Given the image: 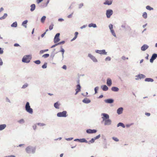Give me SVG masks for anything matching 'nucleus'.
Listing matches in <instances>:
<instances>
[{
    "instance_id": "1",
    "label": "nucleus",
    "mask_w": 157,
    "mask_h": 157,
    "mask_svg": "<svg viewBox=\"0 0 157 157\" xmlns=\"http://www.w3.org/2000/svg\"><path fill=\"white\" fill-rule=\"evenodd\" d=\"M25 150L26 152L28 154H34L35 152V148L32 146H29L27 147Z\"/></svg>"
},
{
    "instance_id": "2",
    "label": "nucleus",
    "mask_w": 157,
    "mask_h": 157,
    "mask_svg": "<svg viewBox=\"0 0 157 157\" xmlns=\"http://www.w3.org/2000/svg\"><path fill=\"white\" fill-rule=\"evenodd\" d=\"M25 109L27 112L30 114H32L33 113V109L30 105L29 103L27 102L25 105Z\"/></svg>"
},
{
    "instance_id": "3",
    "label": "nucleus",
    "mask_w": 157,
    "mask_h": 157,
    "mask_svg": "<svg viewBox=\"0 0 157 157\" xmlns=\"http://www.w3.org/2000/svg\"><path fill=\"white\" fill-rule=\"evenodd\" d=\"M31 59V57L30 56L27 55L23 56L22 59V62L25 63H29L30 62Z\"/></svg>"
},
{
    "instance_id": "4",
    "label": "nucleus",
    "mask_w": 157,
    "mask_h": 157,
    "mask_svg": "<svg viewBox=\"0 0 157 157\" xmlns=\"http://www.w3.org/2000/svg\"><path fill=\"white\" fill-rule=\"evenodd\" d=\"M67 112L66 111H63L62 112L58 113L57 114V116L59 117H66L67 116Z\"/></svg>"
},
{
    "instance_id": "5",
    "label": "nucleus",
    "mask_w": 157,
    "mask_h": 157,
    "mask_svg": "<svg viewBox=\"0 0 157 157\" xmlns=\"http://www.w3.org/2000/svg\"><path fill=\"white\" fill-rule=\"evenodd\" d=\"M113 13V10L111 9H108L106 11V15L107 18L110 17L112 15Z\"/></svg>"
},
{
    "instance_id": "6",
    "label": "nucleus",
    "mask_w": 157,
    "mask_h": 157,
    "mask_svg": "<svg viewBox=\"0 0 157 157\" xmlns=\"http://www.w3.org/2000/svg\"><path fill=\"white\" fill-rule=\"evenodd\" d=\"M60 35V34L59 33L56 34L54 38V43H57L60 41V39L59 38Z\"/></svg>"
},
{
    "instance_id": "7",
    "label": "nucleus",
    "mask_w": 157,
    "mask_h": 157,
    "mask_svg": "<svg viewBox=\"0 0 157 157\" xmlns=\"http://www.w3.org/2000/svg\"><path fill=\"white\" fill-rule=\"evenodd\" d=\"M88 56L94 62L97 63L98 62V60L95 57L92 55L91 54L89 53Z\"/></svg>"
},
{
    "instance_id": "8",
    "label": "nucleus",
    "mask_w": 157,
    "mask_h": 157,
    "mask_svg": "<svg viewBox=\"0 0 157 157\" xmlns=\"http://www.w3.org/2000/svg\"><path fill=\"white\" fill-rule=\"evenodd\" d=\"M96 53H99L101 55H107V52H105V51L104 49H103L101 50H96L95 51Z\"/></svg>"
},
{
    "instance_id": "9",
    "label": "nucleus",
    "mask_w": 157,
    "mask_h": 157,
    "mask_svg": "<svg viewBox=\"0 0 157 157\" xmlns=\"http://www.w3.org/2000/svg\"><path fill=\"white\" fill-rule=\"evenodd\" d=\"M101 116H103L101 117L103 119L102 122L104 121L109 118V116L106 113H102L101 114Z\"/></svg>"
},
{
    "instance_id": "10",
    "label": "nucleus",
    "mask_w": 157,
    "mask_h": 157,
    "mask_svg": "<svg viewBox=\"0 0 157 157\" xmlns=\"http://www.w3.org/2000/svg\"><path fill=\"white\" fill-rule=\"evenodd\" d=\"M157 57V54L154 53L152 55L151 58L150 60V62L151 63H152L154 60H155Z\"/></svg>"
},
{
    "instance_id": "11",
    "label": "nucleus",
    "mask_w": 157,
    "mask_h": 157,
    "mask_svg": "<svg viewBox=\"0 0 157 157\" xmlns=\"http://www.w3.org/2000/svg\"><path fill=\"white\" fill-rule=\"evenodd\" d=\"M136 80H138L139 79H141V78H143L145 77V76L143 74H139L138 75H137L136 76Z\"/></svg>"
},
{
    "instance_id": "12",
    "label": "nucleus",
    "mask_w": 157,
    "mask_h": 157,
    "mask_svg": "<svg viewBox=\"0 0 157 157\" xmlns=\"http://www.w3.org/2000/svg\"><path fill=\"white\" fill-rule=\"evenodd\" d=\"M104 121L105 125H109L111 124L112 122L109 119H106Z\"/></svg>"
},
{
    "instance_id": "13",
    "label": "nucleus",
    "mask_w": 157,
    "mask_h": 157,
    "mask_svg": "<svg viewBox=\"0 0 157 157\" xmlns=\"http://www.w3.org/2000/svg\"><path fill=\"white\" fill-rule=\"evenodd\" d=\"M76 89H75L76 92L75 94V95H76L78 92L80 91L81 87L80 84H77L76 86Z\"/></svg>"
},
{
    "instance_id": "14",
    "label": "nucleus",
    "mask_w": 157,
    "mask_h": 157,
    "mask_svg": "<svg viewBox=\"0 0 157 157\" xmlns=\"http://www.w3.org/2000/svg\"><path fill=\"white\" fill-rule=\"evenodd\" d=\"M97 131L95 129H88L86 130V132L87 133H94L97 132Z\"/></svg>"
},
{
    "instance_id": "15",
    "label": "nucleus",
    "mask_w": 157,
    "mask_h": 157,
    "mask_svg": "<svg viewBox=\"0 0 157 157\" xmlns=\"http://www.w3.org/2000/svg\"><path fill=\"white\" fill-rule=\"evenodd\" d=\"M149 48V46L146 44L143 45L141 47V49L142 51H145Z\"/></svg>"
},
{
    "instance_id": "16",
    "label": "nucleus",
    "mask_w": 157,
    "mask_h": 157,
    "mask_svg": "<svg viewBox=\"0 0 157 157\" xmlns=\"http://www.w3.org/2000/svg\"><path fill=\"white\" fill-rule=\"evenodd\" d=\"M123 110V108L121 107L118 108L117 110V113L118 114H121L122 113Z\"/></svg>"
},
{
    "instance_id": "17",
    "label": "nucleus",
    "mask_w": 157,
    "mask_h": 157,
    "mask_svg": "<svg viewBox=\"0 0 157 157\" xmlns=\"http://www.w3.org/2000/svg\"><path fill=\"white\" fill-rule=\"evenodd\" d=\"M105 102L107 103L111 104L114 102V100L111 98L106 99L105 100Z\"/></svg>"
},
{
    "instance_id": "18",
    "label": "nucleus",
    "mask_w": 157,
    "mask_h": 157,
    "mask_svg": "<svg viewBox=\"0 0 157 157\" xmlns=\"http://www.w3.org/2000/svg\"><path fill=\"white\" fill-rule=\"evenodd\" d=\"M106 83L108 86H110L112 84L111 79L109 78H108L107 79Z\"/></svg>"
},
{
    "instance_id": "19",
    "label": "nucleus",
    "mask_w": 157,
    "mask_h": 157,
    "mask_svg": "<svg viewBox=\"0 0 157 157\" xmlns=\"http://www.w3.org/2000/svg\"><path fill=\"white\" fill-rule=\"evenodd\" d=\"M82 101L84 103L88 104L91 101L87 98H85L82 100Z\"/></svg>"
},
{
    "instance_id": "20",
    "label": "nucleus",
    "mask_w": 157,
    "mask_h": 157,
    "mask_svg": "<svg viewBox=\"0 0 157 157\" xmlns=\"http://www.w3.org/2000/svg\"><path fill=\"white\" fill-rule=\"evenodd\" d=\"M112 0L108 1V0H106L105 2H104L103 4L104 5H110L112 4Z\"/></svg>"
},
{
    "instance_id": "21",
    "label": "nucleus",
    "mask_w": 157,
    "mask_h": 157,
    "mask_svg": "<svg viewBox=\"0 0 157 157\" xmlns=\"http://www.w3.org/2000/svg\"><path fill=\"white\" fill-rule=\"evenodd\" d=\"M31 9H30L31 12H33L34 10L36 8V6L35 4H33L30 6Z\"/></svg>"
},
{
    "instance_id": "22",
    "label": "nucleus",
    "mask_w": 157,
    "mask_h": 157,
    "mask_svg": "<svg viewBox=\"0 0 157 157\" xmlns=\"http://www.w3.org/2000/svg\"><path fill=\"white\" fill-rule=\"evenodd\" d=\"M6 124H0V131H2L6 127Z\"/></svg>"
},
{
    "instance_id": "23",
    "label": "nucleus",
    "mask_w": 157,
    "mask_h": 157,
    "mask_svg": "<svg viewBox=\"0 0 157 157\" xmlns=\"http://www.w3.org/2000/svg\"><path fill=\"white\" fill-rule=\"evenodd\" d=\"M101 88H102V90L105 91H107L108 89V87L106 85H104L101 86Z\"/></svg>"
},
{
    "instance_id": "24",
    "label": "nucleus",
    "mask_w": 157,
    "mask_h": 157,
    "mask_svg": "<svg viewBox=\"0 0 157 157\" xmlns=\"http://www.w3.org/2000/svg\"><path fill=\"white\" fill-rule=\"evenodd\" d=\"M111 90L112 91L114 92H117L119 91V89L118 87H117L113 86L112 87Z\"/></svg>"
},
{
    "instance_id": "25",
    "label": "nucleus",
    "mask_w": 157,
    "mask_h": 157,
    "mask_svg": "<svg viewBox=\"0 0 157 157\" xmlns=\"http://www.w3.org/2000/svg\"><path fill=\"white\" fill-rule=\"evenodd\" d=\"M60 104H59L58 102H57L54 104V107L56 109H59V106Z\"/></svg>"
},
{
    "instance_id": "26",
    "label": "nucleus",
    "mask_w": 157,
    "mask_h": 157,
    "mask_svg": "<svg viewBox=\"0 0 157 157\" xmlns=\"http://www.w3.org/2000/svg\"><path fill=\"white\" fill-rule=\"evenodd\" d=\"M88 27L90 28L92 27L94 28H95L97 27V25L95 24L91 23L89 24Z\"/></svg>"
},
{
    "instance_id": "27",
    "label": "nucleus",
    "mask_w": 157,
    "mask_h": 157,
    "mask_svg": "<svg viewBox=\"0 0 157 157\" xmlns=\"http://www.w3.org/2000/svg\"><path fill=\"white\" fill-rule=\"evenodd\" d=\"M145 81L148 82H153L154 81L153 79L150 78H146L145 79Z\"/></svg>"
},
{
    "instance_id": "28",
    "label": "nucleus",
    "mask_w": 157,
    "mask_h": 157,
    "mask_svg": "<svg viewBox=\"0 0 157 157\" xmlns=\"http://www.w3.org/2000/svg\"><path fill=\"white\" fill-rule=\"evenodd\" d=\"M117 127H119V126H121L123 128H124L125 127V125L122 123L121 122L117 124Z\"/></svg>"
},
{
    "instance_id": "29",
    "label": "nucleus",
    "mask_w": 157,
    "mask_h": 157,
    "mask_svg": "<svg viewBox=\"0 0 157 157\" xmlns=\"http://www.w3.org/2000/svg\"><path fill=\"white\" fill-rule=\"evenodd\" d=\"M80 142L81 143H88V141L85 138L80 139Z\"/></svg>"
},
{
    "instance_id": "30",
    "label": "nucleus",
    "mask_w": 157,
    "mask_h": 157,
    "mask_svg": "<svg viewBox=\"0 0 157 157\" xmlns=\"http://www.w3.org/2000/svg\"><path fill=\"white\" fill-rule=\"evenodd\" d=\"M28 22V20H26L23 21L22 24V25L24 26L25 28H27V26L26 25H25V24H26Z\"/></svg>"
},
{
    "instance_id": "31",
    "label": "nucleus",
    "mask_w": 157,
    "mask_h": 157,
    "mask_svg": "<svg viewBox=\"0 0 157 157\" xmlns=\"http://www.w3.org/2000/svg\"><path fill=\"white\" fill-rule=\"evenodd\" d=\"M11 27H16L17 26V23L16 21L13 22L11 25Z\"/></svg>"
},
{
    "instance_id": "32",
    "label": "nucleus",
    "mask_w": 157,
    "mask_h": 157,
    "mask_svg": "<svg viewBox=\"0 0 157 157\" xmlns=\"http://www.w3.org/2000/svg\"><path fill=\"white\" fill-rule=\"evenodd\" d=\"M7 16V13H4V15L2 17H0V20H2L5 19Z\"/></svg>"
},
{
    "instance_id": "33",
    "label": "nucleus",
    "mask_w": 157,
    "mask_h": 157,
    "mask_svg": "<svg viewBox=\"0 0 157 157\" xmlns=\"http://www.w3.org/2000/svg\"><path fill=\"white\" fill-rule=\"evenodd\" d=\"M60 52H61L62 56V59H63L64 57V53L65 52L64 50L62 48H61V49Z\"/></svg>"
},
{
    "instance_id": "34",
    "label": "nucleus",
    "mask_w": 157,
    "mask_h": 157,
    "mask_svg": "<svg viewBox=\"0 0 157 157\" xmlns=\"http://www.w3.org/2000/svg\"><path fill=\"white\" fill-rule=\"evenodd\" d=\"M95 141V140L94 139L92 138L91 140H90L88 142V143L89 144H90L91 143H93Z\"/></svg>"
},
{
    "instance_id": "35",
    "label": "nucleus",
    "mask_w": 157,
    "mask_h": 157,
    "mask_svg": "<svg viewBox=\"0 0 157 157\" xmlns=\"http://www.w3.org/2000/svg\"><path fill=\"white\" fill-rule=\"evenodd\" d=\"M46 17L45 16H43L41 19V21L42 23H44L46 19Z\"/></svg>"
},
{
    "instance_id": "36",
    "label": "nucleus",
    "mask_w": 157,
    "mask_h": 157,
    "mask_svg": "<svg viewBox=\"0 0 157 157\" xmlns=\"http://www.w3.org/2000/svg\"><path fill=\"white\" fill-rule=\"evenodd\" d=\"M111 33L112 35L114 37H116V34L115 33V32L114 30L113 29L112 30H110Z\"/></svg>"
},
{
    "instance_id": "37",
    "label": "nucleus",
    "mask_w": 157,
    "mask_h": 157,
    "mask_svg": "<svg viewBox=\"0 0 157 157\" xmlns=\"http://www.w3.org/2000/svg\"><path fill=\"white\" fill-rule=\"evenodd\" d=\"M142 16L145 19H146L147 17V14L146 12H144L143 13Z\"/></svg>"
},
{
    "instance_id": "38",
    "label": "nucleus",
    "mask_w": 157,
    "mask_h": 157,
    "mask_svg": "<svg viewBox=\"0 0 157 157\" xmlns=\"http://www.w3.org/2000/svg\"><path fill=\"white\" fill-rule=\"evenodd\" d=\"M20 124H23L25 122L24 120L23 119H21L17 121Z\"/></svg>"
},
{
    "instance_id": "39",
    "label": "nucleus",
    "mask_w": 157,
    "mask_h": 157,
    "mask_svg": "<svg viewBox=\"0 0 157 157\" xmlns=\"http://www.w3.org/2000/svg\"><path fill=\"white\" fill-rule=\"evenodd\" d=\"M146 8L147 9L151 10H152L153 9V8L151 7L150 6H147L146 7Z\"/></svg>"
},
{
    "instance_id": "40",
    "label": "nucleus",
    "mask_w": 157,
    "mask_h": 157,
    "mask_svg": "<svg viewBox=\"0 0 157 157\" xmlns=\"http://www.w3.org/2000/svg\"><path fill=\"white\" fill-rule=\"evenodd\" d=\"M37 125L41 126H43L46 125V124L43 123H37Z\"/></svg>"
},
{
    "instance_id": "41",
    "label": "nucleus",
    "mask_w": 157,
    "mask_h": 157,
    "mask_svg": "<svg viewBox=\"0 0 157 157\" xmlns=\"http://www.w3.org/2000/svg\"><path fill=\"white\" fill-rule=\"evenodd\" d=\"M47 63H45L42 66V67L44 69L46 68L47 67Z\"/></svg>"
},
{
    "instance_id": "42",
    "label": "nucleus",
    "mask_w": 157,
    "mask_h": 157,
    "mask_svg": "<svg viewBox=\"0 0 157 157\" xmlns=\"http://www.w3.org/2000/svg\"><path fill=\"white\" fill-rule=\"evenodd\" d=\"M49 56V55L48 54H46L43 55L42 57L44 58H47Z\"/></svg>"
},
{
    "instance_id": "43",
    "label": "nucleus",
    "mask_w": 157,
    "mask_h": 157,
    "mask_svg": "<svg viewBox=\"0 0 157 157\" xmlns=\"http://www.w3.org/2000/svg\"><path fill=\"white\" fill-rule=\"evenodd\" d=\"M34 62L37 64H39L40 63V60H37L34 61Z\"/></svg>"
},
{
    "instance_id": "44",
    "label": "nucleus",
    "mask_w": 157,
    "mask_h": 157,
    "mask_svg": "<svg viewBox=\"0 0 157 157\" xmlns=\"http://www.w3.org/2000/svg\"><path fill=\"white\" fill-rule=\"evenodd\" d=\"M111 60V58L109 56L107 57L105 59V61H110Z\"/></svg>"
},
{
    "instance_id": "45",
    "label": "nucleus",
    "mask_w": 157,
    "mask_h": 157,
    "mask_svg": "<svg viewBox=\"0 0 157 157\" xmlns=\"http://www.w3.org/2000/svg\"><path fill=\"white\" fill-rule=\"evenodd\" d=\"M28 86V84L27 83H25L21 87L22 89H25Z\"/></svg>"
},
{
    "instance_id": "46",
    "label": "nucleus",
    "mask_w": 157,
    "mask_h": 157,
    "mask_svg": "<svg viewBox=\"0 0 157 157\" xmlns=\"http://www.w3.org/2000/svg\"><path fill=\"white\" fill-rule=\"evenodd\" d=\"M112 139L116 142H118L119 141V139L117 137H113Z\"/></svg>"
},
{
    "instance_id": "47",
    "label": "nucleus",
    "mask_w": 157,
    "mask_h": 157,
    "mask_svg": "<svg viewBox=\"0 0 157 157\" xmlns=\"http://www.w3.org/2000/svg\"><path fill=\"white\" fill-rule=\"evenodd\" d=\"M98 89L99 87L98 86L94 88V90L95 94H96L98 93L97 90H98Z\"/></svg>"
},
{
    "instance_id": "48",
    "label": "nucleus",
    "mask_w": 157,
    "mask_h": 157,
    "mask_svg": "<svg viewBox=\"0 0 157 157\" xmlns=\"http://www.w3.org/2000/svg\"><path fill=\"white\" fill-rule=\"evenodd\" d=\"M109 27L110 30L113 29V25L112 24H110L109 25Z\"/></svg>"
},
{
    "instance_id": "49",
    "label": "nucleus",
    "mask_w": 157,
    "mask_h": 157,
    "mask_svg": "<svg viewBox=\"0 0 157 157\" xmlns=\"http://www.w3.org/2000/svg\"><path fill=\"white\" fill-rule=\"evenodd\" d=\"M54 25L53 24H52L49 26V29L50 30H52L53 29V26Z\"/></svg>"
},
{
    "instance_id": "50",
    "label": "nucleus",
    "mask_w": 157,
    "mask_h": 157,
    "mask_svg": "<svg viewBox=\"0 0 157 157\" xmlns=\"http://www.w3.org/2000/svg\"><path fill=\"white\" fill-rule=\"evenodd\" d=\"M100 137H101V135H100V134H99L98 136H96L94 137V139L95 140H97V139H98L99 138H100Z\"/></svg>"
},
{
    "instance_id": "51",
    "label": "nucleus",
    "mask_w": 157,
    "mask_h": 157,
    "mask_svg": "<svg viewBox=\"0 0 157 157\" xmlns=\"http://www.w3.org/2000/svg\"><path fill=\"white\" fill-rule=\"evenodd\" d=\"M83 6V4L81 3L78 4V8L80 9Z\"/></svg>"
},
{
    "instance_id": "52",
    "label": "nucleus",
    "mask_w": 157,
    "mask_h": 157,
    "mask_svg": "<svg viewBox=\"0 0 157 157\" xmlns=\"http://www.w3.org/2000/svg\"><path fill=\"white\" fill-rule=\"evenodd\" d=\"M65 43V41H62L61 42L58 43V45H60V44H64Z\"/></svg>"
},
{
    "instance_id": "53",
    "label": "nucleus",
    "mask_w": 157,
    "mask_h": 157,
    "mask_svg": "<svg viewBox=\"0 0 157 157\" xmlns=\"http://www.w3.org/2000/svg\"><path fill=\"white\" fill-rule=\"evenodd\" d=\"M3 53V49L0 47V54H2Z\"/></svg>"
},
{
    "instance_id": "54",
    "label": "nucleus",
    "mask_w": 157,
    "mask_h": 157,
    "mask_svg": "<svg viewBox=\"0 0 157 157\" xmlns=\"http://www.w3.org/2000/svg\"><path fill=\"white\" fill-rule=\"evenodd\" d=\"M73 138L72 137H71V138H66L65 139V140L67 141H69V140H73Z\"/></svg>"
},
{
    "instance_id": "55",
    "label": "nucleus",
    "mask_w": 157,
    "mask_h": 157,
    "mask_svg": "<svg viewBox=\"0 0 157 157\" xmlns=\"http://www.w3.org/2000/svg\"><path fill=\"white\" fill-rule=\"evenodd\" d=\"M3 61L1 58L0 57V66H2L3 65Z\"/></svg>"
},
{
    "instance_id": "56",
    "label": "nucleus",
    "mask_w": 157,
    "mask_h": 157,
    "mask_svg": "<svg viewBox=\"0 0 157 157\" xmlns=\"http://www.w3.org/2000/svg\"><path fill=\"white\" fill-rule=\"evenodd\" d=\"M73 12L72 13H71V14L68 15L67 16V17L68 18H71L73 14Z\"/></svg>"
},
{
    "instance_id": "57",
    "label": "nucleus",
    "mask_w": 157,
    "mask_h": 157,
    "mask_svg": "<svg viewBox=\"0 0 157 157\" xmlns=\"http://www.w3.org/2000/svg\"><path fill=\"white\" fill-rule=\"evenodd\" d=\"M86 26H87V25H83L82 26H81L80 27V29H83V28H86Z\"/></svg>"
},
{
    "instance_id": "58",
    "label": "nucleus",
    "mask_w": 157,
    "mask_h": 157,
    "mask_svg": "<svg viewBox=\"0 0 157 157\" xmlns=\"http://www.w3.org/2000/svg\"><path fill=\"white\" fill-rule=\"evenodd\" d=\"M43 0H36V2L37 4H39Z\"/></svg>"
},
{
    "instance_id": "59",
    "label": "nucleus",
    "mask_w": 157,
    "mask_h": 157,
    "mask_svg": "<svg viewBox=\"0 0 157 157\" xmlns=\"http://www.w3.org/2000/svg\"><path fill=\"white\" fill-rule=\"evenodd\" d=\"M62 68L65 70H66L67 69V66L65 65H64L62 67Z\"/></svg>"
},
{
    "instance_id": "60",
    "label": "nucleus",
    "mask_w": 157,
    "mask_h": 157,
    "mask_svg": "<svg viewBox=\"0 0 157 157\" xmlns=\"http://www.w3.org/2000/svg\"><path fill=\"white\" fill-rule=\"evenodd\" d=\"M77 37L76 36H75L71 40V41H72L76 39Z\"/></svg>"
},
{
    "instance_id": "61",
    "label": "nucleus",
    "mask_w": 157,
    "mask_h": 157,
    "mask_svg": "<svg viewBox=\"0 0 157 157\" xmlns=\"http://www.w3.org/2000/svg\"><path fill=\"white\" fill-rule=\"evenodd\" d=\"M58 45V43L56 44L53 45H52V47H51V48H53L55 47H56V46H57V45Z\"/></svg>"
},
{
    "instance_id": "62",
    "label": "nucleus",
    "mask_w": 157,
    "mask_h": 157,
    "mask_svg": "<svg viewBox=\"0 0 157 157\" xmlns=\"http://www.w3.org/2000/svg\"><path fill=\"white\" fill-rule=\"evenodd\" d=\"M58 21H64V19L63 18H59L58 19Z\"/></svg>"
},
{
    "instance_id": "63",
    "label": "nucleus",
    "mask_w": 157,
    "mask_h": 157,
    "mask_svg": "<svg viewBox=\"0 0 157 157\" xmlns=\"http://www.w3.org/2000/svg\"><path fill=\"white\" fill-rule=\"evenodd\" d=\"M145 114L147 116H149L150 115V113H145Z\"/></svg>"
},
{
    "instance_id": "64",
    "label": "nucleus",
    "mask_w": 157,
    "mask_h": 157,
    "mask_svg": "<svg viewBox=\"0 0 157 157\" xmlns=\"http://www.w3.org/2000/svg\"><path fill=\"white\" fill-rule=\"evenodd\" d=\"M44 52L43 50H40V54H42Z\"/></svg>"
}]
</instances>
